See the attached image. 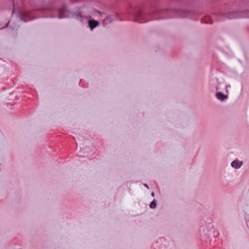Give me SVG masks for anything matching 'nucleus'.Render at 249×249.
Wrapping results in <instances>:
<instances>
[{"label":"nucleus","mask_w":249,"mask_h":249,"mask_svg":"<svg viewBox=\"0 0 249 249\" xmlns=\"http://www.w3.org/2000/svg\"><path fill=\"white\" fill-rule=\"evenodd\" d=\"M110 21V18H107L106 19L104 20V22L105 24H107V22Z\"/></svg>","instance_id":"6"},{"label":"nucleus","mask_w":249,"mask_h":249,"mask_svg":"<svg viewBox=\"0 0 249 249\" xmlns=\"http://www.w3.org/2000/svg\"><path fill=\"white\" fill-rule=\"evenodd\" d=\"M65 12H66L65 9H61L59 11V18H63L66 17V16L64 15Z\"/></svg>","instance_id":"4"},{"label":"nucleus","mask_w":249,"mask_h":249,"mask_svg":"<svg viewBox=\"0 0 249 249\" xmlns=\"http://www.w3.org/2000/svg\"><path fill=\"white\" fill-rule=\"evenodd\" d=\"M216 96L218 100H221V101H223L225 99L228 98L227 95H224V94H223L222 93H221L220 92H217L216 94Z\"/></svg>","instance_id":"2"},{"label":"nucleus","mask_w":249,"mask_h":249,"mask_svg":"<svg viewBox=\"0 0 249 249\" xmlns=\"http://www.w3.org/2000/svg\"><path fill=\"white\" fill-rule=\"evenodd\" d=\"M156 205H157V204L155 202V200L154 199L150 204V207L152 209H154L155 208H156Z\"/></svg>","instance_id":"5"},{"label":"nucleus","mask_w":249,"mask_h":249,"mask_svg":"<svg viewBox=\"0 0 249 249\" xmlns=\"http://www.w3.org/2000/svg\"><path fill=\"white\" fill-rule=\"evenodd\" d=\"M151 195H152V196H154V193H152Z\"/></svg>","instance_id":"8"},{"label":"nucleus","mask_w":249,"mask_h":249,"mask_svg":"<svg viewBox=\"0 0 249 249\" xmlns=\"http://www.w3.org/2000/svg\"><path fill=\"white\" fill-rule=\"evenodd\" d=\"M99 24L98 22L95 20H89V26L91 29H93L96 26H97Z\"/></svg>","instance_id":"3"},{"label":"nucleus","mask_w":249,"mask_h":249,"mask_svg":"<svg viewBox=\"0 0 249 249\" xmlns=\"http://www.w3.org/2000/svg\"><path fill=\"white\" fill-rule=\"evenodd\" d=\"M144 186H145L146 188H148V186L146 184H144Z\"/></svg>","instance_id":"7"},{"label":"nucleus","mask_w":249,"mask_h":249,"mask_svg":"<svg viewBox=\"0 0 249 249\" xmlns=\"http://www.w3.org/2000/svg\"><path fill=\"white\" fill-rule=\"evenodd\" d=\"M243 165V162L238 160H235L231 163L232 167L235 169L240 168Z\"/></svg>","instance_id":"1"}]
</instances>
